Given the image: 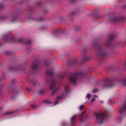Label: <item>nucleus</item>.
Listing matches in <instances>:
<instances>
[{
	"mask_svg": "<svg viewBox=\"0 0 126 126\" xmlns=\"http://www.w3.org/2000/svg\"><path fill=\"white\" fill-rule=\"evenodd\" d=\"M85 76V74L82 72H76L70 75L68 78L69 81L73 83L74 85L75 84V82L79 77H82Z\"/></svg>",
	"mask_w": 126,
	"mask_h": 126,
	"instance_id": "obj_1",
	"label": "nucleus"
},
{
	"mask_svg": "<svg viewBox=\"0 0 126 126\" xmlns=\"http://www.w3.org/2000/svg\"><path fill=\"white\" fill-rule=\"evenodd\" d=\"M60 85H57L56 84V82L55 80H53L51 81L50 88L52 91V95L58 92L60 90Z\"/></svg>",
	"mask_w": 126,
	"mask_h": 126,
	"instance_id": "obj_2",
	"label": "nucleus"
},
{
	"mask_svg": "<svg viewBox=\"0 0 126 126\" xmlns=\"http://www.w3.org/2000/svg\"><path fill=\"white\" fill-rule=\"evenodd\" d=\"M95 115L96 116V120L97 122L99 124H102L103 122L104 119L105 117L106 113L99 112L98 113H95Z\"/></svg>",
	"mask_w": 126,
	"mask_h": 126,
	"instance_id": "obj_3",
	"label": "nucleus"
},
{
	"mask_svg": "<svg viewBox=\"0 0 126 126\" xmlns=\"http://www.w3.org/2000/svg\"><path fill=\"white\" fill-rule=\"evenodd\" d=\"M64 94H63L61 96H57V100H56L54 103L55 105H56L59 102V100L61 99L63 97V96L64 95Z\"/></svg>",
	"mask_w": 126,
	"mask_h": 126,
	"instance_id": "obj_4",
	"label": "nucleus"
},
{
	"mask_svg": "<svg viewBox=\"0 0 126 126\" xmlns=\"http://www.w3.org/2000/svg\"><path fill=\"white\" fill-rule=\"evenodd\" d=\"M38 66L37 62L36 61L33 62L32 66V67L33 69H35L37 68Z\"/></svg>",
	"mask_w": 126,
	"mask_h": 126,
	"instance_id": "obj_5",
	"label": "nucleus"
},
{
	"mask_svg": "<svg viewBox=\"0 0 126 126\" xmlns=\"http://www.w3.org/2000/svg\"><path fill=\"white\" fill-rule=\"evenodd\" d=\"M126 111V104L123 106L120 110V112L121 113H122L124 111Z\"/></svg>",
	"mask_w": 126,
	"mask_h": 126,
	"instance_id": "obj_6",
	"label": "nucleus"
},
{
	"mask_svg": "<svg viewBox=\"0 0 126 126\" xmlns=\"http://www.w3.org/2000/svg\"><path fill=\"white\" fill-rule=\"evenodd\" d=\"M15 112V111H8L6 112L5 115H9Z\"/></svg>",
	"mask_w": 126,
	"mask_h": 126,
	"instance_id": "obj_7",
	"label": "nucleus"
},
{
	"mask_svg": "<svg viewBox=\"0 0 126 126\" xmlns=\"http://www.w3.org/2000/svg\"><path fill=\"white\" fill-rule=\"evenodd\" d=\"M46 73L47 75H50L52 74L53 72L52 71V70L51 69H50L49 70H47Z\"/></svg>",
	"mask_w": 126,
	"mask_h": 126,
	"instance_id": "obj_8",
	"label": "nucleus"
},
{
	"mask_svg": "<svg viewBox=\"0 0 126 126\" xmlns=\"http://www.w3.org/2000/svg\"><path fill=\"white\" fill-rule=\"evenodd\" d=\"M68 88V86H65V94H67L69 92V91L67 90Z\"/></svg>",
	"mask_w": 126,
	"mask_h": 126,
	"instance_id": "obj_9",
	"label": "nucleus"
},
{
	"mask_svg": "<svg viewBox=\"0 0 126 126\" xmlns=\"http://www.w3.org/2000/svg\"><path fill=\"white\" fill-rule=\"evenodd\" d=\"M65 76V74H63L62 75L60 74L58 75V78H63Z\"/></svg>",
	"mask_w": 126,
	"mask_h": 126,
	"instance_id": "obj_10",
	"label": "nucleus"
},
{
	"mask_svg": "<svg viewBox=\"0 0 126 126\" xmlns=\"http://www.w3.org/2000/svg\"><path fill=\"white\" fill-rule=\"evenodd\" d=\"M122 83L124 85L126 86V79H125L123 80Z\"/></svg>",
	"mask_w": 126,
	"mask_h": 126,
	"instance_id": "obj_11",
	"label": "nucleus"
},
{
	"mask_svg": "<svg viewBox=\"0 0 126 126\" xmlns=\"http://www.w3.org/2000/svg\"><path fill=\"white\" fill-rule=\"evenodd\" d=\"M45 92V90L43 89L42 90H40L39 91V93L40 94H43Z\"/></svg>",
	"mask_w": 126,
	"mask_h": 126,
	"instance_id": "obj_12",
	"label": "nucleus"
},
{
	"mask_svg": "<svg viewBox=\"0 0 126 126\" xmlns=\"http://www.w3.org/2000/svg\"><path fill=\"white\" fill-rule=\"evenodd\" d=\"M44 102L45 103L49 104L51 103V101H48L47 100H44Z\"/></svg>",
	"mask_w": 126,
	"mask_h": 126,
	"instance_id": "obj_13",
	"label": "nucleus"
},
{
	"mask_svg": "<svg viewBox=\"0 0 126 126\" xmlns=\"http://www.w3.org/2000/svg\"><path fill=\"white\" fill-rule=\"evenodd\" d=\"M76 116H73L71 119V122H74V121L75 120Z\"/></svg>",
	"mask_w": 126,
	"mask_h": 126,
	"instance_id": "obj_14",
	"label": "nucleus"
},
{
	"mask_svg": "<svg viewBox=\"0 0 126 126\" xmlns=\"http://www.w3.org/2000/svg\"><path fill=\"white\" fill-rule=\"evenodd\" d=\"M98 91V90L96 89H94L93 90V92L94 93H97Z\"/></svg>",
	"mask_w": 126,
	"mask_h": 126,
	"instance_id": "obj_15",
	"label": "nucleus"
},
{
	"mask_svg": "<svg viewBox=\"0 0 126 126\" xmlns=\"http://www.w3.org/2000/svg\"><path fill=\"white\" fill-rule=\"evenodd\" d=\"M91 97V95L90 94H87V98L88 99H90Z\"/></svg>",
	"mask_w": 126,
	"mask_h": 126,
	"instance_id": "obj_16",
	"label": "nucleus"
},
{
	"mask_svg": "<svg viewBox=\"0 0 126 126\" xmlns=\"http://www.w3.org/2000/svg\"><path fill=\"white\" fill-rule=\"evenodd\" d=\"M84 108V105H82L80 106V110H82Z\"/></svg>",
	"mask_w": 126,
	"mask_h": 126,
	"instance_id": "obj_17",
	"label": "nucleus"
},
{
	"mask_svg": "<svg viewBox=\"0 0 126 126\" xmlns=\"http://www.w3.org/2000/svg\"><path fill=\"white\" fill-rule=\"evenodd\" d=\"M95 100V98L93 97V98L91 99V101L92 102L94 101Z\"/></svg>",
	"mask_w": 126,
	"mask_h": 126,
	"instance_id": "obj_18",
	"label": "nucleus"
},
{
	"mask_svg": "<svg viewBox=\"0 0 126 126\" xmlns=\"http://www.w3.org/2000/svg\"><path fill=\"white\" fill-rule=\"evenodd\" d=\"M31 106L32 108H35L36 107L35 104H32L31 105Z\"/></svg>",
	"mask_w": 126,
	"mask_h": 126,
	"instance_id": "obj_19",
	"label": "nucleus"
},
{
	"mask_svg": "<svg viewBox=\"0 0 126 126\" xmlns=\"http://www.w3.org/2000/svg\"><path fill=\"white\" fill-rule=\"evenodd\" d=\"M114 20H114V21H115H115H120V20H119L118 18H114Z\"/></svg>",
	"mask_w": 126,
	"mask_h": 126,
	"instance_id": "obj_20",
	"label": "nucleus"
},
{
	"mask_svg": "<svg viewBox=\"0 0 126 126\" xmlns=\"http://www.w3.org/2000/svg\"><path fill=\"white\" fill-rule=\"evenodd\" d=\"M114 37V35H110L109 36V38L110 39H112L113 37Z\"/></svg>",
	"mask_w": 126,
	"mask_h": 126,
	"instance_id": "obj_21",
	"label": "nucleus"
},
{
	"mask_svg": "<svg viewBox=\"0 0 126 126\" xmlns=\"http://www.w3.org/2000/svg\"><path fill=\"white\" fill-rule=\"evenodd\" d=\"M86 112V110H84L81 114L80 116H82Z\"/></svg>",
	"mask_w": 126,
	"mask_h": 126,
	"instance_id": "obj_22",
	"label": "nucleus"
},
{
	"mask_svg": "<svg viewBox=\"0 0 126 126\" xmlns=\"http://www.w3.org/2000/svg\"><path fill=\"white\" fill-rule=\"evenodd\" d=\"M113 84H112V85H109L108 86V87H112L113 86Z\"/></svg>",
	"mask_w": 126,
	"mask_h": 126,
	"instance_id": "obj_23",
	"label": "nucleus"
},
{
	"mask_svg": "<svg viewBox=\"0 0 126 126\" xmlns=\"http://www.w3.org/2000/svg\"><path fill=\"white\" fill-rule=\"evenodd\" d=\"M27 43L30 44L31 43V42L30 41H29L27 42Z\"/></svg>",
	"mask_w": 126,
	"mask_h": 126,
	"instance_id": "obj_24",
	"label": "nucleus"
},
{
	"mask_svg": "<svg viewBox=\"0 0 126 126\" xmlns=\"http://www.w3.org/2000/svg\"><path fill=\"white\" fill-rule=\"evenodd\" d=\"M94 97L95 98H96L97 97V96L96 95H94Z\"/></svg>",
	"mask_w": 126,
	"mask_h": 126,
	"instance_id": "obj_25",
	"label": "nucleus"
},
{
	"mask_svg": "<svg viewBox=\"0 0 126 126\" xmlns=\"http://www.w3.org/2000/svg\"><path fill=\"white\" fill-rule=\"evenodd\" d=\"M8 39L10 40H12V38H9Z\"/></svg>",
	"mask_w": 126,
	"mask_h": 126,
	"instance_id": "obj_26",
	"label": "nucleus"
},
{
	"mask_svg": "<svg viewBox=\"0 0 126 126\" xmlns=\"http://www.w3.org/2000/svg\"><path fill=\"white\" fill-rule=\"evenodd\" d=\"M124 66L125 67L126 66V63L125 64Z\"/></svg>",
	"mask_w": 126,
	"mask_h": 126,
	"instance_id": "obj_27",
	"label": "nucleus"
},
{
	"mask_svg": "<svg viewBox=\"0 0 126 126\" xmlns=\"http://www.w3.org/2000/svg\"><path fill=\"white\" fill-rule=\"evenodd\" d=\"M22 39H21L20 40V41H20H22Z\"/></svg>",
	"mask_w": 126,
	"mask_h": 126,
	"instance_id": "obj_28",
	"label": "nucleus"
},
{
	"mask_svg": "<svg viewBox=\"0 0 126 126\" xmlns=\"http://www.w3.org/2000/svg\"><path fill=\"white\" fill-rule=\"evenodd\" d=\"M1 108H0V110L1 109Z\"/></svg>",
	"mask_w": 126,
	"mask_h": 126,
	"instance_id": "obj_29",
	"label": "nucleus"
},
{
	"mask_svg": "<svg viewBox=\"0 0 126 126\" xmlns=\"http://www.w3.org/2000/svg\"><path fill=\"white\" fill-rule=\"evenodd\" d=\"M27 90H29L28 89H27Z\"/></svg>",
	"mask_w": 126,
	"mask_h": 126,
	"instance_id": "obj_30",
	"label": "nucleus"
},
{
	"mask_svg": "<svg viewBox=\"0 0 126 126\" xmlns=\"http://www.w3.org/2000/svg\"><path fill=\"white\" fill-rule=\"evenodd\" d=\"M1 45V44L0 43V46Z\"/></svg>",
	"mask_w": 126,
	"mask_h": 126,
	"instance_id": "obj_31",
	"label": "nucleus"
},
{
	"mask_svg": "<svg viewBox=\"0 0 126 126\" xmlns=\"http://www.w3.org/2000/svg\"><path fill=\"white\" fill-rule=\"evenodd\" d=\"M0 92H1L0 91Z\"/></svg>",
	"mask_w": 126,
	"mask_h": 126,
	"instance_id": "obj_32",
	"label": "nucleus"
}]
</instances>
